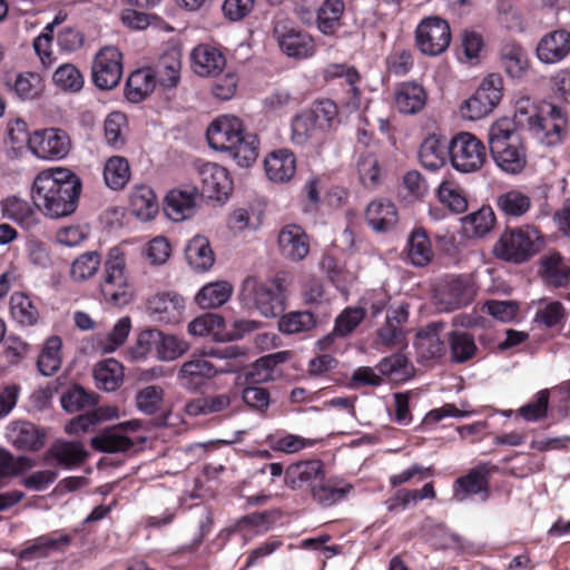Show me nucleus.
<instances>
[{
  "label": "nucleus",
  "instance_id": "35",
  "mask_svg": "<svg viewBox=\"0 0 570 570\" xmlns=\"http://www.w3.org/2000/svg\"><path fill=\"white\" fill-rule=\"evenodd\" d=\"M233 294V286L226 281H217L204 285L196 294V304L204 309L224 305Z\"/></svg>",
  "mask_w": 570,
  "mask_h": 570
},
{
  "label": "nucleus",
  "instance_id": "44",
  "mask_svg": "<svg viewBox=\"0 0 570 570\" xmlns=\"http://www.w3.org/2000/svg\"><path fill=\"white\" fill-rule=\"evenodd\" d=\"M62 341L59 336H50L46 340L38 356L37 366L43 376H51L59 371L62 362Z\"/></svg>",
  "mask_w": 570,
  "mask_h": 570
},
{
  "label": "nucleus",
  "instance_id": "26",
  "mask_svg": "<svg viewBox=\"0 0 570 570\" xmlns=\"http://www.w3.org/2000/svg\"><path fill=\"white\" fill-rule=\"evenodd\" d=\"M1 212L4 217L13 220L24 229L36 227L39 219V210L28 200L18 196H9L1 202Z\"/></svg>",
  "mask_w": 570,
  "mask_h": 570
},
{
  "label": "nucleus",
  "instance_id": "49",
  "mask_svg": "<svg viewBox=\"0 0 570 570\" xmlns=\"http://www.w3.org/2000/svg\"><path fill=\"white\" fill-rule=\"evenodd\" d=\"M407 257L415 266H425L433 257L431 242L422 228L412 232L407 242Z\"/></svg>",
  "mask_w": 570,
  "mask_h": 570
},
{
  "label": "nucleus",
  "instance_id": "39",
  "mask_svg": "<svg viewBox=\"0 0 570 570\" xmlns=\"http://www.w3.org/2000/svg\"><path fill=\"white\" fill-rule=\"evenodd\" d=\"M502 65L512 78H521L529 68L527 51L518 43H505L500 51Z\"/></svg>",
  "mask_w": 570,
  "mask_h": 570
},
{
  "label": "nucleus",
  "instance_id": "10",
  "mask_svg": "<svg viewBox=\"0 0 570 570\" xmlns=\"http://www.w3.org/2000/svg\"><path fill=\"white\" fill-rule=\"evenodd\" d=\"M539 240V232L533 227L507 230L497 242L494 254L503 261L522 263L538 252Z\"/></svg>",
  "mask_w": 570,
  "mask_h": 570
},
{
  "label": "nucleus",
  "instance_id": "29",
  "mask_svg": "<svg viewBox=\"0 0 570 570\" xmlns=\"http://www.w3.org/2000/svg\"><path fill=\"white\" fill-rule=\"evenodd\" d=\"M472 297L471 287L460 278H453L441 285L435 298L441 309L451 311L468 304Z\"/></svg>",
  "mask_w": 570,
  "mask_h": 570
},
{
  "label": "nucleus",
  "instance_id": "8",
  "mask_svg": "<svg viewBox=\"0 0 570 570\" xmlns=\"http://www.w3.org/2000/svg\"><path fill=\"white\" fill-rule=\"evenodd\" d=\"M452 167L462 174L480 170L487 161V148L473 134L461 131L448 144Z\"/></svg>",
  "mask_w": 570,
  "mask_h": 570
},
{
  "label": "nucleus",
  "instance_id": "57",
  "mask_svg": "<svg viewBox=\"0 0 570 570\" xmlns=\"http://www.w3.org/2000/svg\"><path fill=\"white\" fill-rule=\"evenodd\" d=\"M315 324V317L311 312H291L281 317L278 328L284 334H297L312 330Z\"/></svg>",
  "mask_w": 570,
  "mask_h": 570
},
{
  "label": "nucleus",
  "instance_id": "22",
  "mask_svg": "<svg viewBox=\"0 0 570 570\" xmlns=\"http://www.w3.org/2000/svg\"><path fill=\"white\" fill-rule=\"evenodd\" d=\"M88 452L79 441H56L46 452L45 461L65 469H72L85 462Z\"/></svg>",
  "mask_w": 570,
  "mask_h": 570
},
{
  "label": "nucleus",
  "instance_id": "17",
  "mask_svg": "<svg viewBox=\"0 0 570 570\" xmlns=\"http://www.w3.org/2000/svg\"><path fill=\"white\" fill-rule=\"evenodd\" d=\"M141 426L138 420H130L112 426L101 434L91 439V445L95 450L107 453L126 452L130 450L135 442L126 435V432H135Z\"/></svg>",
  "mask_w": 570,
  "mask_h": 570
},
{
  "label": "nucleus",
  "instance_id": "31",
  "mask_svg": "<svg viewBox=\"0 0 570 570\" xmlns=\"http://www.w3.org/2000/svg\"><path fill=\"white\" fill-rule=\"evenodd\" d=\"M365 317V309L363 307H347L345 308L335 321V326L332 333L324 336L318 341L321 350H330L335 337H345L350 335Z\"/></svg>",
  "mask_w": 570,
  "mask_h": 570
},
{
  "label": "nucleus",
  "instance_id": "5",
  "mask_svg": "<svg viewBox=\"0 0 570 570\" xmlns=\"http://www.w3.org/2000/svg\"><path fill=\"white\" fill-rule=\"evenodd\" d=\"M207 356L235 360L236 364L227 370L232 372L242 367L243 364L238 360L244 357L245 353L238 346H228L224 350L210 348L202 354H193L177 373V380L181 386L196 391L218 374V370L206 358Z\"/></svg>",
  "mask_w": 570,
  "mask_h": 570
},
{
  "label": "nucleus",
  "instance_id": "55",
  "mask_svg": "<svg viewBox=\"0 0 570 570\" xmlns=\"http://www.w3.org/2000/svg\"><path fill=\"white\" fill-rule=\"evenodd\" d=\"M540 273L546 282L562 286L569 279L570 268L563 264L560 254L553 253L542 259Z\"/></svg>",
  "mask_w": 570,
  "mask_h": 570
},
{
  "label": "nucleus",
  "instance_id": "47",
  "mask_svg": "<svg viewBox=\"0 0 570 570\" xmlns=\"http://www.w3.org/2000/svg\"><path fill=\"white\" fill-rule=\"evenodd\" d=\"M438 200L451 212L461 214L468 208V200L464 190L458 183L444 179L436 188Z\"/></svg>",
  "mask_w": 570,
  "mask_h": 570
},
{
  "label": "nucleus",
  "instance_id": "33",
  "mask_svg": "<svg viewBox=\"0 0 570 570\" xmlns=\"http://www.w3.org/2000/svg\"><path fill=\"white\" fill-rule=\"evenodd\" d=\"M442 328V323H431L417 333L414 344L421 358L434 360L443 355L444 344L440 337Z\"/></svg>",
  "mask_w": 570,
  "mask_h": 570
},
{
  "label": "nucleus",
  "instance_id": "25",
  "mask_svg": "<svg viewBox=\"0 0 570 570\" xmlns=\"http://www.w3.org/2000/svg\"><path fill=\"white\" fill-rule=\"evenodd\" d=\"M193 71L199 77H215L226 65L224 55L209 45H198L190 53Z\"/></svg>",
  "mask_w": 570,
  "mask_h": 570
},
{
  "label": "nucleus",
  "instance_id": "15",
  "mask_svg": "<svg viewBox=\"0 0 570 570\" xmlns=\"http://www.w3.org/2000/svg\"><path fill=\"white\" fill-rule=\"evenodd\" d=\"M200 184V197L205 196L218 202L226 200L233 189V180L228 170L215 163H205L197 167Z\"/></svg>",
  "mask_w": 570,
  "mask_h": 570
},
{
  "label": "nucleus",
  "instance_id": "60",
  "mask_svg": "<svg viewBox=\"0 0 570 570\" xmlns=\"http://www.w3.org/2000/svg\"><path fill=\"white\" fill-rule=\"evenodd\" d=\"M43 90V81L36 72H23L17 76L13 83L14 94L22 100H33Z\"/></svg>",
  "mask_w": 570,
  "mask_h": 570
},
{
  "label": "nucleus",
  "instance_id": "11",
  "mask_svg": "<svg viewBox=\"0 0 570 570\" xmlns=\"http://www.w3.org/2000/svg\"><path fill=\"white\" fill-rule=\"evenodd\" d=\"M451 42V30L448 21L431 16L421 20L415 29V43L425 56L435 57L443 53Z\"/></svg>",
  "mask_w": 570,
  "mask_h": 570
},
{
  "label": "nucleus",
  "instance_id": "9",
  "mask_svg": "<svg viewBox=\"0 0 570 570\" xmlns=\"http://www.w3.org/2000/svg\"><path fill=\"white\" fill-rule=\"evenodd\" d=\"M502 78L498 73L487 76L475 92L459 107L461 118L479 120L493 111L502 98Z\"/></svg>",
  "mask_w": 570,
  "mask_h": 570
},
{
  "label": "nucleus",
  "instance_id": "38",
  "mask_svg": "<svg viewBox=\"0 0 570 570\" xmlns=\"http://www.w3.org/2000/svg\"><path fill=\"white\" fill-rule=\"evenodd\" d=\"M128 121L125 114L114 111L104 121V136L106 144L115 150L125 147L128 136Z\"/></svg>",
  "mask_w": 570,
  "mask_h": 570
},
{
  "label": "nucleus",
  "instance_id": "42",
  "mask_svg": "<svg viewBox=\"0 0 570 570\" xmlns=\"http://www.w3.org/2000/svg\"><path fill=\"white\" fill-rule=\"evenodd\" d=\"M322 472V462L318 460L298 462L286 470L285 482L292 489H297L316 481Z\"/></svg>",
  "mask_w": 570,
  "mask_h": 570
},
{
  "label": "nucleus",
  "instance_id": "43",
  "mask_svg": "<svg viewBox=\"0 0 570 570\" xmlns=\"http://www.w3.org/2000/svg\"><path fill=\"white\" fill-rule=\"evenodd\" d=\"M94 376L99 389L115 391L122 382L124 367L117 360L108 358L96 365Z\"/></svg>",
  "mask_w": 570,
  "mask_h": 570
},
{
  "label": "nucleus",
  "instance_id": "16",
  "mask_svg": "<svg viewBox=\"0 0 570 570\" xmlns=\"http://www.w3.org/2000/svg\"><path fill=\"white\" fill-rule=\"evenodd\" d=\"M199 198V188L195 186L171 189L165 197L164 212L173 222L189 219L197 212Z\"/></svg>",
  "mask_w": 570,
  "mask_h": 570
},
{
  "label": "nucleus",
  "instance_id": "59",
  "mask_svg": "<svg viewBox=\"0 0 570 570\" xmlns=\"http://www.w3.org/2000/svg\"><path fill=\"white\" fill-rule=\"evenodd\" d=\"M394 316L387 315L386 324L379 331L377 344L394 346L403 343L404 334L397 324L405 321L407 315L404 311L394 312Z\"/></svg>",
  "mask_w": 570,
  "mask_h": 570
},
{
  "label": "nucleus",
  "instance_id": "46",
  "mask_svg": "<svg viewBox=\"0 0 570 570\" xmlns=\"http://www.w3.org/2000/svg\"><path fill=\"white\" fill-rule=\"evenodd\" d=\"M131 176L128 160L122 156H111L104 167V180L112 190L122 189Z\"/></svg>",
  "mask_w": 570,
  "mask_h": 570
},
{
  "label": "nucleus",
  "instance_id": "4",
  "mask_svg": "<svg viewBox=\"0 0 570 570\" xmlns=\"http://www.w3.org/2000/svg\"><path fill=\"white\" fill-rule=\"evenodd\" d=\"M514 122L508 118L495 121L489 129L492 157L503 171L519 174L527 164L525 151L515 131Z\"/></svg>",
  "mask_w": 570,
  "mask_h": 570
},
{
  "label": "nucleus",
  "instance_id": "53",
  "mask_svg": "<svg viewBox=\"0 0 570 570\" xmlns=\"http://www.w3.org/2000/svg\"><path fill=\"white\" fill-rule=\"evenodd\" d=\"M101 257L99 253L86 252L79 255L71 264L70 277L73 282L81 283L94 277L99 271Z\"/></svg>",
  "mask_w": 570,
  "mask_h": 570
},
{
  "label": "nucleus",
  "instance_id": "20",
  "mask_svg": "<svg viewBox=\"0 0 570 570\" xmlns=\"http://www.w3.org/2000/svg\"><path fill=\"white\" fill-rule=\"evenodd\" d=\"M278 249L284 258L299 262L309 253L308 236L301 226L286 225L278 234Z\"/></svg>",
  "mask_w": 570,
  "mask_h": 570
},
{
  "label": "nucleus",
  "instance_id": "37",
  "mask_svg": "<svg viewBox=\"0 0 570 570\" xmlns=\"http://www.w3.org/2000/svg\"><path fill=\"white\" fill-rule=\"evenodd\" d=\"M345 11L343 0H325L317 10V28L326 35H334L342 26V17Z\"/></svg>",
  "mask_w": 570,
  "mask_h": 570
},
{
  "label": "nucleus",
  "instance_id": "24",
  "mask_svg": "<svg viewBox=\"0 0 570 570\" xmlns=\"http://www.w3.org/2000/svg\"><path fill=\"white\" fill-rule=\"evenodd\" d=\"M193 336H209L216 342L234 341L236 334L228 332V326L223 316L215 313H205L194 318L187 327Z\"/></svg>",
  "mask_w": 570,
  "mask_h": 570
},
{
  "label": "nucleus",
  "instance_id": "6",
  "mask_svg": "<svg viewBox=\"0 0 570 570\" xmlns=\"http://www.w3.org/2000/svg\"><path fill=\"white\" fill-rule=\"evenodd\" d=\"M285 277L277 275L268 279L248 277L244 281L242 296L254 303L264 317H276L285 309Z\"/></svg>",
  "mask_w": 570,
  "mask_h": 570
},
{
  "label": "nucleus",
  "instance_id": "41",
  "mask_svg": "<svg viewBox=\"0 0 570 570\" xmlns=\"http://www.w3.org/2000/svg\"><path fill=\"white\" fill-rule=\"evenodd\" d=\"M495 216L490 207H482L462 218L463 233L469 238H481L494 226Z\"/></svg>",
  "mask_w": 570,
  "mask_h": 570
},
{
  "label": "nucleus",
  "instance_id": "40",
  "mask_svg": "<svg viewBox=\"0 0 570 570\" xmlns=\"http://www.w3.org/2000/svg\"><path fill=\"white\" fill-rule=\"evenodd\" d=\"M323 77L326 80L334 78H344L350 86V92L352 98L347 101V108L356 110L361 106L360 92L356 88V82L360 80V75L355 68L350 67L345 63H331L323 70Z\"/></svg>",
  "mask_w": 570,
  "mask_h": 570
},
{
  "label": "nucleus",
  "instance_id": "28",
  "mask_svg": "<svg viewBox=\"0 0 570 570\" xmlns=\"http://www.w3.org/2000/svg\"><path fill=\"white\" fill-rule=\"evenodd\" d=\"M7 438L20 450L37 451L43 445V434L27 421L11 422L7 428Z\"/></svg>",
  "mask_w": 570,
  "mask_h": 570
},
{
  "label": "nucleus",
  "instance_id": "36",
  "mask_svg": "<svg viewBox=\"0 0 570 570\" xmlns=\"http://www.w3.org/2000/svg\"><path fill=\"white\" fill-rule=\"evenodd\" d=\"M449 156L448 144L436 136H429L419 149L421 165L429 170L441 168Z\"/></svg>",
  "mask_w": 570,
  "mask_h": 570
},
{
  "label": "nucleus",
  "instance_id": "63",
  "mask_svg": "<svg viewBox=\"0 0 570 570\" xmlns=\"http://www.w3.org/2000/svg\"><path fill=\"white\" fill-rule=\"evenodd\" d=\"M164 403V390L159 385H148L136 394L137 409L148 415L159 412Z\"/></svg>",
  "mask_w": 570,
  "mask_h": 570
},
{
  "label": "nucleus",
  "instance_id": "64",
  "mask_svg": "<svg viewBox=\"0 0 570 570\" xmlns=\"http://www.w3.org/2000/svg\"><path fill=\"white\" fill-rule=\"evenodd\" d=\"M53 82L62 90L77 92L83 87V77L71 63L61 65L53 73Z\"/></svg>",
  "mask_w": 570,
  "mask_h": 570
},
{
  "label": "nucleus",
  "instance_id": "54",
  "mask_svg": "<svg viewBox=\"0 0 570 570\" xmlns=\"http://www.w3.org/2000/svg\"><path fill=\"white\" fill-rule=\"evenodd\" d=\"M488 480L481 469L473 470L465 476L456 480L454 484V498L464 501L471 494H478L487 490Z\"/></svg>",
  "mask_w": 570,
  "mask_h": 570
},
{
  "label": "nucleus",
  "instance_id": "51",
  "mask_svg": "<svg viewBox=\"0 0 570 570\" xmlns=\"http://www.w3.org/2000/svg\"><path fill=\"white\" fill-rule=\"evenodd\" d=\"M10 314L22 326H31L39 318L38 308L31 298L21 292H16L10 297Z\"/></svg>",
  "mask_w": 570,
  "mask_h": 570
},
{
  "label": "nucleus",
  "instance_id": "30",
  "mask_svg": "<svg viewBox=\"0 0 570 570\" xmlns=\"http://www.w3.org/2000/svg\"><path fill=\"white\" fill-rule=\"evenodd\" d=\"M129 208L141 222L154 219L159 212V204L153 188L146 185L136 186L130 194Z\"/></svg>",
  "mask_w": 570,
  "mask_h": 570
},
{
  "label": "nucleus",
  "instance_id": "52",
  "mask_svg": "<svg viewBox=\"0 0 570 570\" xmlns=\"http://www.w3.org/2000/svg\"><path fill=\"white\" fill-rule=\"evenodd\" d=\"M451 360L455 363H464L471 360L478 347L474 337L464 331H453L449 334Z\"/></svg>",
  "mask_w": 570,
  "mask_h": 570
},
{
  "label": "nucleus",
  "instance_id": "34",
  "mask_svg": "<svg viewBox=\"0 0 570 570\" xmlns=\"http://www.w3.org/2000/svg\"><path fill=\"white\" fill-rule=\"evenodd\" d=\"M185 256L188 265L197 272L208 271L215 262L209 240L202 235H196L188 242Z\"/></svg>",
  "mask_w": 570,
  "mask_h": 570
},
{
  "label": "nucleus",
  "instance_id": "21",
  "mask_svg": "<svg viewBox=\"0 0 570 570\" xmlns=\"http://www.w3.org/2000/svg\"><path fill=\"white\" fill-rule=\"evenodd\" d=\"M267 178L277 184L289 181L296 173V157L287 148L272 150L264 159Z\"/></svg>",
  "mask_w": 570,
  "mask_h": 570
},
{
  "label": "nucleus",
  "instance_id": "14",
  "mask_svg": "<svg viewBox=\"0 0 570 570\" xmlns=\"http://www.w3.org/2000/svg\"><path fill=\"white\" fill-rule=\"evenodd\" d=\"M274 36L281 50L291 58L306 59L315 52L313 38L288 20L276 21Z\"/></svg>",
  "mask_w": 570,
  "mask_h": 570
},
{
  "label": "nucleus",
  "instance_id": "13",
  "mask_svg": "<svg viewBox=\"0 0 570 570\" xmlns=\"http://www.w3.org/2000/svg\"><path fill=\"white\" fill-rule=\"evenodd\" d=\"M70 147L69 136L58 128L37 130L28 139L29 150L43 160L62 159L68 155Z\"/></svg>",
  "mask_w": 570,
  "mask_h": 570
},
{
  "label": "nucleus",
  "instance_id": "12",
  "mask_svg": "<svg viewBox=\"0 0 570 570\" xmlns=\"http://www.w3.org/2000/svg\"><path fill=\"white\" fill-rule=\"evenodd\" d=\"M122 76V55L118 48L106 46L95 56L91 66V79L101 90L118 86Z\"/></svg>",
  "mask_w": 570,
  "mask_h": 570
},
{
  "label": "nucleus",
  "instance_id": "18",
  "mask_svg": "<svg viewBox=\"0 0 570 570\" xmlns=\"http://www.w3.org/2000/svg\"><path fill=\"white\" fill-rule=\"evenodd\" d=\"M147 306L156 321L165 324H178L184 317L186 301L176 292H164L150 297Z\"/></svg>",
  "mask_w": 570,
  "mask_h": 570
},
{
  "label": "nucleus",
  "instance_id": "50",
  "mask_svg": "<svg viewBox=\"0 0 570 570\" xmlns=\"http://www.w3.org/2000/svg\"><path fill=\"white\" fill-rule=\"evenodd\" d=\"M291 127V139L296 145H305L312 139H317L324 131L320 127L318 122H316L315 117H313L308 111L297 115L292 120Z\"/></svg>",
  "mask_w": 570,
  "mask_h": 570
},
{
  "label": "nucleus",
  "instance_id": "2",
  "mask_svg": "<svg viewBox=\"0 0 570 570\" xmlns=\"http://www.w3.org/2000/svg\"><path fill=\"white\" fill-rule=\"evenodd\" d=\"M206 136L210 148L228 153L240 167L252 166L258 157L257 136L245 132L242 120L235 116L223 115L214 119Z\"/></svg>",
  "mask_w": 570,
  "mask_h": 570
},
{
  "label": "nucleus",
  "instance_id": "27",
  "mask_svg": "<svg viewBox=\"0 0 570 570\" xmlns=\"http://www.w3.org/2000/svg\"><path fill=\"white\" fill-rule=\"evenodd\" d=\"M365 219L375 232H386L396 225L397 209L391 200L379 198L368 204Z\"/></svg>",
  "mask_w": 570,
  "mask_h": 570
},
{
  "label": "nucleus",
  "instance_id": "45",
  "mask_svg": "<svg viewBox=\"0 0 570 570\" xmlns=\"http://www.w3.org/2000/svg\"><path fill=\"white\" fill-rule=\"evenodd\" d=\"M155 85V75L151 69H138L127 80L126 97L131 102H139L154 90Z\"/></svg>",
  "mask_w": 570,
  "mask_h": 570
},
{
  "label": "nucleus",
  "instance_id": "1",
  "mask_svg": "<svg viewBox=\"0 0 570 570\" xmlns=\"http://www.w3.org/2000/svg\"><path fill=\"white\" fill-rule=\"evenodd\" d=\"M81 188V179L77 174L68 168L55 167L35 177L31 198L39 212L57 219L76 212Z\"/></svg>",
  "mask_w": 570,
  "mask_h": 570
},
{
  "label": "nucleus",
  "instance_id": "23",
  "mask_svg": "<svg viewBox=\"0 0 570 570\" xmlns=\"http://www.w3.org/2000/svg\"><path fill=\"white\" fill-rule=\"evenodd\" d=\"M394 105L403 115H416L422 111L428 101L424 87L414 81L400 83L394 90Z\"/></svg>",
  "mask_w": 570,
  "mask_h": 570
},
{
  "label": "nucleus",
  "instance_id": "61",
  "mask_svg": "<svg viewBox=\"0 0 570 570\" xmlns=\"http://www.w3.org/2000/svg\"><path fill=\"white\" fill-rule=\"evenodd\" d=\"M377 368L381 374L386 375L394 381L409 379L413 370L407 358L400 353L393 354L382 360L379 363Z\"/></svg>",
  "mask_w": 570,
  "mask_h": 570
},
{
  "label": "nucleus",
  "instance_id": "32",
  "mask_svg": "<svg viewBox=\"0 0 570 570\" xmlns=\"http://www.w3.org/2000/svg\"><path fill=\"white\" fill-rule=\"evenodd\" d=\"M181 55L177 49L166 51L158 60L155 70V80L164 88H174L180 80Z\"/></svg>",
  "mask_w": 570,
  "mask_h": 570
},
{
  "label": "nucleus",
  "instance_id": "7",
  "mask_svg": "<svg viewBox=\"0 0 570 570\" xmlns=\"http://www.w3.org/2000/svg\"><path fill=\"white\" fill-rule=\"evenodd\" d=\"M126 253L120 246L108 250L100 292L104 298L115 305H126L131 299V291L127 274Z\"/></svg>",
  "mask_w": 570,
  "mask_h": 570
},
{
  "label": "nucleus",
  "instance_id": "19",
  "mask_svg": "<svg viewBox=\"0 0 570 570\" xmlns=\"http://www.w3.org/2000/svg\"><path fill=\"white\" fill-rule=\"evenodd\" d=\"M570 53V32L566 29H557L547 32L538 42L535 55L540 62L556 65L566 59Z\"/></svg>",
  "mask_w": 570,
  "mask_h": 570
},
{
  "label": "nucleus",
  "instance_id": "58",
  "mask_svg": "<svg viewBox=\"0 0 570 570\" xmlns=\"http://www.w3.org/2000/svg\"><path fill=\"white\" fill-rule=\"evenodd\" d=\"M483 46V38L480 33L465 30L461 37L459 60L466 65H475L480 60Z\"/></svg>",
  "mask_w": 570,
  "mask_h": 570
},
{
  "label": "nucleus",
  "instance_id": "62",
  "mask_svg": "<svg viewBox=\"0 0 570 570\" xmlns=\"http://www.w3.org/2000/svg\"><path fill=\"white\" fill-rule=\"evenodd\" d=\"M189 343L176 335L161 334L158 337L157 355L161 361H174L189 350Z\"/></svg>",
  "mask_w": 570,
  "mask_h": 570
},
{
  "label": "nucleus",
  "instance_id": "48",
  "mask_svg": "<svg viewBox=\"0 0 570 570\" xmlns=\"http://www.w3.org/2000/svg\"><path fill=\"white\" fill-rule=\"evenodd\" d=\"M131 327L132 325L129 316L120 317L114 324L110 332H108L105 336H99L97 338L98 348L105 354L116 352L127 341L131 332Z\"/></svg>",
  "mask_w": 570,
  "mask_h": 570
},
{
  "label": "nucleus",
  "instance_id": "3",
  "mask_svg": "<svg viewBox=\"0 0 570 570\" xmlns=\"http://www.w3.org/2000/svg\"><path fill=\"white\" fill-rule=\"evenodd\" d=\"M513 122L548 147L559 145L566 136L567 119L562 110L556 106L550 107L547 116H541L528 100L520 102Z\"/></svg>",
  "mask_w": 570,
  "mask_h": 570
},
{
  "label": "nucleus",
  "instance_id": "56",
  "mask_svg": "<svg viewBox=\"0 0 570 570\" xmlns=\"http://www.w3.org/2000/svg\"><path fill=\"white\" fill-rule=\"evenodd\" d=\"M497 206L505 215L519 217L529 210L531 200L520 190H509L498 196Z\"/></svg>",
  "mask_w": 570,
  "mask_h": 570
}]
</instances>
